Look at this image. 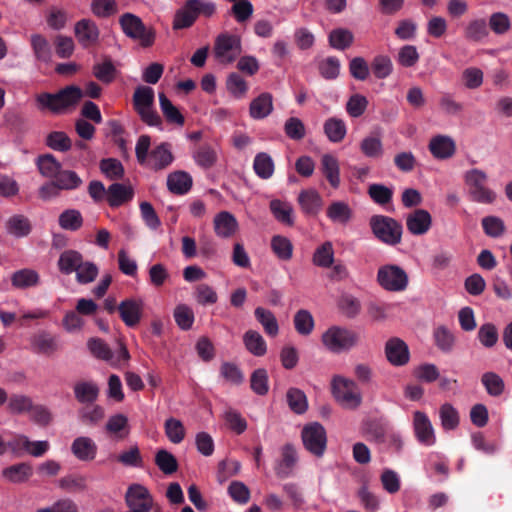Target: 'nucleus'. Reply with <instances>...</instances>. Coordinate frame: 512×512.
Segmentation results:
<instances>
[{
	"label": "nucleus",
	"instance_id": "55",
	"mask_svg": "<svg viewBox=\"0 0 512 512\" xmlns=\"http://www.w3.org/2000/svg\"><path fill=\"white\" fill-rule=\"evenodd\" d=\"M223 419L228 427L237 434H242L247 429V422L235 409L228 408L223 413Z\"/></svg>",
	"mask_w": 512,
	"mask_h": 512
},
{
	"label": "nucleus",
	"instance_id": "26",
	"mask_svg": "<svg viewBox=\"0 0 512 512\" xmlns=\"http://www.w3.org/2000/svg\"><path fill=\"white\" fill-rule=\"evenodd\" d=\"M11 283L12 286L17 289H28L32 287H36L40 283V275L39 273L30 268H24L15 271L11 275Z\"/></svg>",
	"mask_w": 512,
	"mask_h": 512
},
{
	"label": "nucleus",
	"instance_id": "14",
	"mask_svg": "<svg viewBox=\"0 0 512 512\" xmlns=\"http://www.w3.org/2000/svg\"><path fill=\"white\" fill-rule=\"evenodd\" d=\"M144 302L141 299L130 298L122 301L118 311L122 321L128 327H135L142 318Z\"/></svg>",
	"mask_w": 512,
	"mask_h": 512
},
{
	"label": "nucleus",
	"instance_id": "58",
	"mask_svg": "<svg viewBox=\"0 0 512 512\" xmlns=\"http://www.w3.org/2000/svg\"><path fill=\"white\" fill-rule=\"evenodd\" d=\"M75 273L79 284H88L96 279L99 270L94 263L82 260Z\"/></svg>",
	"mask_w": 512,
	"mask_h": 512
},
{
	"label": "nucleus",
	"instance_id": "6",
	"mask_svg": "<svg viewBox=\"0 0 512 512\" xmlns=\"http://www.w3.org/2000/svg\"><path fill=\"white\" fill-rule=\"evenodd\" d=\"M213 53L218 63H233L242 53L241 37L227 32L219 34L215 39Z\"/></svg>",
	"mask_w": 512,
	"mask_h": 512
},
{
	"label": "nucleus",
	"instance_id": "56",
	"mask_svg": "<svg viewBox=\"0 0 512 512\" xmlns=\"http://www.w3.org/2000/svg\"><path fill=\"white\" fill-rule=\"evenodd\" d=\"M101 172L111 180L121 179L124 175L122 163L114 158L103 159L100 162Z\"/></svg>",
	"mask_w": 512,
	"mask_h": 512
},
{
	"label": "nucleus",
	"instance_id": "16",
	"mask_svg": "<svg viewBox=\"0 0 512 512\" xmlns=\"http://www.w3.org/2000/svg\"><path fill=\"white\" fill-rule=\"evenodd\" d=\"M413 427L416 438L420 443L426 446H431L436 442L434 428L425 413L421 411H416L414 413Z\"/></svg>",
	"mask_w": 512,
	"mask_h": 512
},
{
	"label": "nucleus",
	"instance_id": "19",
	"mask_svg": "<svg viewBox=\"0 0 512 512\" xmlns=\"http://www.w3.org/2000/svg\"><path fill=\"white\" fill-rule=\"evenodd\" d=\"M320 171L333 189H338L340 187V164L337 157L329 153L322 155Z\"/></svg>",
	"mask_w": 512,
	"mask_h": 512
},
{
	"label": "nucleus",
	"instance_id": "49",
	"mask_svg": "<svg viewBox=\"0 0 512 512\" xmlns=\"http://www.w3.org/2000/svg\"><path fill=\"white\" fill-rule=\"evenodd\" d=\"M196 19L197 17L195 15V12L192 8H189V1L187 0L185 5L176 12L173 21V28H188L193 25Z\"/></svg>",
	"mask_w": 512,
	"mask_h": 512
},
{
	"label": "nucleus",
	"instance_id": "34",
	"mask_svg": "<svg viewBox=\"0 0 512 512\" xmlns=\"http://www.w3.org/2000/svg\"><path fill=\"white\" fill-rule=\"evenodd\" d=\"M324 133L329 139V141L333 143H339L341 142L347 133V127L345 122L336 117L328 118L324 122Z\"/></svg>",
	"mask_w": 512,
	"mask_h": 512
},
{
	"label": "nucleus",
	"instance_id": "44",
	"mask_svg": "<svg viewBox=\"0 0 512 512\" xmlns=\"http://www.w3.org/2000/svg\"><path fill=\"white\" fill-rule=\"evenodd\" d=\"M159 105L166 120L170 123L183 126L185 119L178 108L165 96L164 93L159 94Z\"/></svg>",
	"mask_w": 512,
	"mask_h": 512
},
{
	"label": "nucleus",
	"instance_id": "37",
	"mask_svg": "<svg viewBox=\"0 0 512 512\" xmlns=\"http://www.w3.org/2000/svg\"><path fill=\"white\" fill-rule=\"evenodd\" d=\"M106 430L118 439L125 438L130 431L127 416L122 413L111 415L107 420Z\"/></svg>",
	"mask_w": 512,
	"mask_h": 512
},
{
	"label": "nucleus",
	"instance_id": "24",
	"mask_svg": "<svg viewBox=\"0 0 512 512\" xmlns=\"http://www.w3.org/2000/svg\"><path fill=\"white\" fill-rule=\"evenodd\" d=\"M298 202L305 214L316 215L321 210L323 200L314 189L303 190L298 196Z\"/></svg>",
	"mask_w": 512,
	"mask_h": 512
},
{
	"label": "nucleus",
	"instance_id": "42",
	"mask_svg": "<svg viewBox=\"0 0 512 512\" xmlns=\"http://www.w3.org/2000/svg\"><path fill=\"white\" fill-rule=\"evenodd\" d=\"M6 230L17 238L27 236L31 231V224L24 215H13L6 222Z\"/></svg>",
	"mask_w": 512,
	"mask_h": 512
},
{
	"label": "nucleus",
	"instance_id": "7",
	"mask_svg": "<svg viewBox=\"0 0 512 512\" xmlns=\"http://www.w3.org/2000/svg\"><path fill=\"white\" fill-rule=\"evenodd\" d=\"M119 23L127 37L138 41L143 47L153 45L155 31L150 27H146L138 16L132 13H125L120 17Z\"/></svg>",
	"mask_w": 512,
	"mask_h": 512
},
{
	"label": "nucleus",
	"instance_id": "48",
	"mask_svg": "<svg viewBox=\"0 0 512 512\" xmlns=\"http://www.w3.org/2000/svg\"><path fill=\"white\" fill-rule=\"evenodd\" d=\"M439 416L445 430H454L459 425V413L451 404L445 403L440 407Z\"/></svg>",
	"mask_w": 512,
	"mask_h": 512
},
{
	"label": "nucleus",
	"instance_id": "45",
	"mask_svg": "<svg viewBox=\"0 0 512 512\" xmlns=\"http://www.w3.org/2000/svg\"><path fill=\"white\" fill-rule=\"evenodd\" d=\"M54 181L60 190H75L83 183L75 171L63 169L60 170Z\"/></svg>",
	"mask_w": 512,
	"mask_h": 512
},
{
	"label": "nucleus",
	"instance_id": "17",
	"mask_svg": "<svg viewBox=\"0 0 512 512\" xmlns=\"http://www.w3.org/2000/svg\"><path fill=\"white\" fill-rule=\"evenodd\" d=\"M429 151L438 160L451 158L456 152L455 141L448 135H436L431 138Z\"/></svg>",
	"mask_w": 512,
	"mask_h": 512
},
{
	"label": "nucleus",
	"instance_id": "15",
	"mask_svg": "<svg viewBox=\"0 0 512 512\" xmlns=\"http://www.w3.org/2000/svg\"><path fill=\"white\" fill-rule=\"evenodd\" d=\"M385 355L393 366H404L409 362L410 352L407 344L400 338H391L385 344Z\"/></svg>",
	"mask_w": 512,
	"mask_h": 512
},
{
	"label": "nucleus",
	"instance_id": "32",
	"mask_svg": "<svg viewBox=\"0 0 512 512\" xmlns=\"http://www.w3.org/2000/svg\"><path fill=\"white\" fill-rule=\"evenodd\" d=\"M245 348L254 356L261 357L267 352V345L263 336L255 331L248 330L243 335Z\"/></svg>",
	"mask_w": 512,
	"mask_h": 512
},
{
	"label": "nucleus",
	"instance_id": "59",
	"mask_svg": "<svg viewBox=\"0 0 512 512\" xmlns=\"http://www.w3.org/2000/svg\"><path fill=\"white\" fill-rule=\"evenodd\" d=\"M227 491L232 500L238 504L244 505L250 500V489L241 481H232Z\"/></svg>",
	"mask_w": 512,
	"mask_h": 512
},
{
	"label": "nucleus",
	"instance_id": "20",
	"mask_svg": "<svg viewBox=\"0 0 512 512\" xmlns=\"http://www.w3.org/2000/svg\"><path fill=\"white\" fill-rule=\"evenodd\" d=\"M75 36L80 45L87 48L98 41L99 30L93 21L83 19L75 25Z\"/></svg>",
	"mask_w": 512,
	"mask_h": 512
},
{
	"label": "nucleus",
	"instance_id": "33",
	"mask_svg": "<svg viewBox=\"0 0 512 512\" xmlns=\"http://www.w3.org/2000/svg\"><path fill=\"white\" fill-rule=\"evenodd\" d=\"M254 315L268 336L275 337L278 335L279 325L273 312L259 306L255 309Z\"/></svg>",
	"mask_w": 512,
	"mask_h": 512
},
{
	"label": "nucleus",
	"instance_id": "36",
	"mask_svg": "<svg viewBox=\"0 0 512 512\" xmlns=\"http://www.w3.org/2000/svg\"><path fill=\"white\" fill-rule=\"evenodd\" d=\"M253 169L259 178L264 180L270 179L275 170L274 161L269 154L260 152L254 158Z\"/></svg>",
	"mask_w": 512,
	"mask_h": 512
},
{
	"label": "nucleus",
	"instance_id": "40",
	"mask_svg": "<svg viewBox=\"0 0 512 512\" xmlns=\"http://www.w3.org/2000/svg\"><path fill=\"white\" fill-rule=\"evenodd\" d=\"M481 383L484 386L487 394L492 397H498L502 395L505 390V383L502 377L492 371H488L482 374Z\"/></svg>",
	"mask_w": 512,
	"mask_h": 512
},
{
	"label": "nucleus",
	"instance_id": "61",
	"mask_svg": "<svg viewBox=\"0 0 512 512\" xmlns=\"http://www.w3.org/2000/svg\"><path fill=\"white\" fill-rule=\"evenodd\" d=\"M287 402L291 410L297 414L304 413L308 407L305 394L297 388H291L288 390Z\"/></svg>",
	"mask_w": 512,
	"mask_h": 512
},
{
	"label": "nucleus",
	"instance_id": "1",
	"mask_svg": "<svg viewBox=\"0 0 512 512\" xmlns=\"http://www.w3.org/2000/svg\"><path fill=\"white\" fill-rule=\"evenodd\" d=\"M151 139L141 135L135 146V155L140 165L159 171L169 167L174 161L170 143L162 142L150 150Z\"/></svg>",
	"mask_w": 512,
	"mask_h": 512
},
{
	"label": "nucleus",
	"instance_id": "2",
	"mask_svg": "<svg viewBox=\"0 0 512 512\" xmlns=\"http://www.w3.org/2000/svg\"><path fill=\"white\" fill-rule=\"evenodd\" d=\"M332 396L345 409L355 410L362 404V393L356 381L343 375H333L330 382Z\"/></svg>",
	"mask_w": 512,
	"mask_h": 512
},
{
	"label": "nucleus",
	"instance_id": "8",
	"mask_svg": "<svg viewBox=\"0 0 512 512\" xmlns=\"http://www.w3.org/2000/svg\"><path fill=\"white\" fill-rule=\"evenodd\" d=\"M377 282L388 292H402L409 284L407 272L396 264H385L377 271Z\"/></svg>",
	"mask_w": 512,
	"mask_h": 512
},
{
	"label": "nucleus",
	"instance_id": "12",
	"mask_svg": "<svg viewBox=\"0 0 512 512\" xmlns=\"http://www.w3.org/2000/svg\"><path fill=\"white\" fill-rule=\"evenodd\" d=\"M302 441L304 447L315 456H322L327 444V436L324 427L317 423H310L302 429Z\"/></svg>",
	"mask_w": 512,
	"mask_h": 512
},
{
	"label": "nucleus",
	"instance_id": "9",
	"mask_svg": "<svg viewBox=\"0 0 512 512\" xmlns=\"http://www.w3.org/2000/svg\"><path fill=\"white\" fill-rule=\"evenodd\" d=\"M370 226L374 235L383 243L388 245L400 243L402 226L393 218L375 215L370 219Z\"/></svg>",
	"mask_w": 512,
	"mask_h": 512
},
{
	"label": "nucleus",
	"instance_id": "62",
	"mask_svg": "<svg viewBox=\"0 0 512 512\" xmlns=\"http://www.w3.org/2000/svg\"><path fill=\"white\" fill-rule=\"evenodd\" d=\"M94 76L103 83H110L116 76V68L111 60H104L101 63L94 65Z\"/></svg>",
	"mask_w": 512,
	"mask_h": 512
},
{
	"label": "nucleus",
	"instance_id": "31",
	"mask_svg": "<svg viewBox=\"0 0 512 512\" xmlns=\"http://www.w3.org/2000/svg\"><path fill=\"white\" fill-rule=\"evenodd\" d=\"M73 389L75 398L82 404L96 401L99 395V387L93 381H78Z\"/></svg>",
	"mask_w": 512,
	"mask_h": 512
},
{
	"label": "nucleus",
	"instance_id": "35",
	"mask_svg": "<svg viewBox=\"0 0 512 512\" xmlns=\"http://www.w3.org/2000/svg\"><path fill=\"white\" fill-rule=\"evenodd\" d=\"M334 248L330 241H325L319 245L312 256V262L320 268H329L334 263Z\"/></svg>",
	"mask_w": 512,
	"mask_h": 512
},
{
	"label": "nucleus",
	"instance_id": "4",
	"mask_svg": "<svg viewBox=\"0 0 512 512\" xmlns=\"http://www.w3.org/2000/svg\"><path fill=\"white\" fill-rule=\"evenodd\" d=\"M487 180V174L477 168L465 173L464 181L471 200L482 204H491L495 201L496 193L487 186Z\"/></svg>",
	"mask_w": 512,
	"mask_h": 512
},
{
	"label": "nucleus",
	"instance_id": "23",
	"mask_svg": "<svg viewBox=\"0 0 512 512\" xmlns=\"http://www.w3.org/2000/svg\"><path fill=\"white\" fill-rule=\"evenodd\" d=\"M31 349L40 354L51 355L58 349V343L51 334L40 331L30 338Z\"/></svg>",
	"mask_w": 512,
	"mask_h": 512
},
{
	"label": "nucleus",
	"instance_id": "52",
	"mask_svg": "<svg viewBox=\"0 0 512 512\" xmlns=\"http://www.w3.org/2000/svg\"><path fill=\"white\" fill-rule=\"evenodd\" d=\"M294 326L301 335H309L314 329L312 314L305 309L299 310L294 316Z\"/></svg>",
	"mask_w": 512,
	"mask_h": 512
},
{
	"label": "nucleus",
	"instance_id": "30",
	"mask_svg": "<svg viewBox=\"0 0 512 512\" xmlns=\"http://www.w3.org/2000/svg\"><path fill=\"white\" fill-rule=\"evenodd\" d=\"M133 197L131 187L120 183H114L107 189V201L111 207H119Z\"/></svg>",
	"mask_w": 512,
	"mask_h": 512
},
{
	"label": "nucleus",
	"instance_id": "41",
	"mask_svg": "<svg viewBox=\"0 0 512 512\" xmlns=\"http://www.w3.org/2000/svg\"><path fill=\"white\" fill-rule=\"evenodd\" d=\"M192 156L195 163L204 169L211 168L218 160L217 150L207 144L200 146Z\"/></svg>",
	"mask_w": 512,
	"mask_h": 512
},
{
	"label": "nucleus",
	"instance_id": "38",
	"mask_svg": "<svg viewBox=\"0 0 512 512\" xmlns=\"http://www.w3.org/2000/svg\"><path fill=\"white\" fill-rule=\"evenodd\" d=\"M270 210L277 221L291 226L294 223L293 208L290 203L279 199L270 202Z\"/></svg>",
	"mask_w": 512,
	"mask_h": 512
},
{
	"label": "nucleus",
	"instance_id": "5",
	"mask_svg": "<svg viewBox=\"0 0 512 512\" xmlns=\"http://www.w3.org/2000/svg\"><path fill=\"white\" fill-rule=\"evenodd\" d=\"M154 90L149 86H139L133 95V105L141 120L149 126L160 127L161 118L154 110Z\"/></svg>",
	"mask_w": 512,
	"mask_h": 512
},
{
	"label": "nucleus",
	"instance_id": "22",
	"mask_svg": "<svg viewBox=\"0 0 512 512\" xmlns=\"http://www.w3.org/2000/svg\"><path fill=\"white\" fill-rule=\"evenodd\" d=\"M273 111V97L268 92H263L254 98L249 106V115L255 120L268 117Z\"/></svg>",
	"mask_w": 512,
	"mask_h": 512
},
{
	"label": "nucleus",
	"instance_id": "51",
	"mask_svg": "<svg viewBox=\"0 0 512 512\" xmlns=\"http://www.w3.org/2000/svg\"><path fill=\"white\" fill-rule=\"evenodd\" d=\"M165 434L170 442L179 444L185 438V428L182 422L176 418H169L165 421Z\"/></svg>",
	"mask_w": 512,
	"mask_h": 512
},
{
	"label": "nucleus",
	"instance_id": "28",
	"mask_svg": "<svg viewBox=\"0 0 512 512\" xmlns=\"http://www.w3.org/2000/svg\"><path fill=\"white\" fill-rule=\"evenodd\" d=\"M167 187L174 194L184 195L192 187V177L184 171L170 173L167 177Z\"/></svg>",
	"mask_w": 512,
	"mask_h": 512
},
{
	"label": "nucleus",
	"instance_id": "43",
	"mask_svg": "<svg viewBox=\"0 0 512 512\" xmlns=\"http://www.w3.org/2000/svg\"><path fill=\"white\" fill-rule=\"evenodd\" d=\"M271 249L278 259L289 261L293 256V244L285 236L275 235L271 239Z\"/></svg>",
	"mask_w": 512,
	"mask_h": 512
},
{
	"label": "nucleus",
	"instance_id": "39",
	"mask_svg": "<svg viewBox=\"0 0 512 512\" xmlns=\"http://www.w3.org/2000/svg\"><path fill=\"white\" fill-rule=\"evenodd\" d=\"M37 167L43 177L51 180H54L62 169L61 163L51 154L39 156L37 159Z\"/></svg>",
	"mask_w": 512,
	"mask_h": 512
},
{
	"label": "nucleus",
	"instance_id": "29",
	"mask_svg": "<svg viewBox=\"0 0 512 512\" xmlns=\"http://www.w3.org/2000/svg\"><path fill=\"white\" fill-rule=\"evenodd\" d=\"M83 256L76 250H65L63 251L58 259L57 266L62 274L70 275L76 272L77 268L81 264Z\"/></svg>",
	"mask_w": 512,
	"mask_h": 512
},
{
	"label": "nucleus",
	"instance_id": "60",
	"mask_svg": "<svg viewBox=\"0 0 512 512\" xmlns=\"http://www.w3.org/2000/svg\"><path fill=\"white\" fill-rule=\"evenodd\" d=\"M174 319L182 330H188L194 322L193 310L188 305L180 304L174 310Z\"/></svg>",
	"mask_w": 512,
	"mask_h": 512
},
{
	"label": "nucleus",
	"instance_id": "3",
	"mask_svg": "<svg viewBox=\"0 0 512 512\" xmlns=\"http://www.w3.org/2000/svg\"><path fill=\"white\" fill-rule=\"evenodd\" d=\"M359 334L347 327L331 326L323 332L321 342L333 354H342L354 349L359 343Z\"/></svg>",
	"mask_w": 512,
	"mask_h": 512
},
{
	"label": "nucleus",
	"instance_id": "57",
	"mask_svg": "<svg viewBox=\"0 0 512 512\" xmlns=\"http://www.w3.org/2000/svg\"><path fill=\"white\" fill-rule=\"evenodd\" d=\"M373 74L378 79L387 78L393 71L391 59L385 55L376 56L371 64Z\"/></svg>",
	"mask_w": 512,
	"mask_h": 512
},
{
	"label": "nucleus",
	"instance_id": "50",
	"mask_svg": "<svg viewBox=\"0 0 512 512\" xmlns=\"http://www.w3.org/2000/svg\"><path fill=\"white\" fill-rule=\"evenodd\" d=\"M362 153L369 158H380L383 155V144L379 137L367 136L360 144Z\"/></svg>",
	"mask_w": 512,
	"mask_h": 512
},
{
	"label": "nucleus",
	"instance_id": "27",
	"mask_svg": "<svg viewBox=\"0 0 512 512\" xmlns=\"http://www.w3.org/2000/svg\"><path fill=\"white\" fill-rule=\"evenodd\" d=\"M326 214L333 223L346 225L353 217V210L344 201H333L327 207Z\"/></svg>",
	"mask_w": 512,
	"mask_h": 512
},
{
	"label": "nucleus",
	"instance_id": "11",
	"mask_svg": "<svg viewBox=\"0 0 512 512\" xmlns=\"http://www.w3.org/2000/svg\"><path fill=\"white\" fill-rule=\"evenodd\" d=\"M126 504L132 512H150L154 506V499L149 490L141 484H132L125 494Z\"/></svg>",
	"mask_w": 512,
	"mask_h": 512
},
{
	"label": "nucleus",
	"instance_id": "53",
	"mask_svg": "<svg viewBox=\"0 0 512 512\" xmlns=\"http://www.w3.org/2000/svg\"><path fill=\"white\" fill-rule=\"evenodd\" d=\"M155 463L158 468L167 475L177 471L178 463L173 454L167 450H159L155 456Z\"/></svg>",
	"mask_w": 512,
	"mask_h": 512
},
{
	"label": "nucleus",
	"instance_id": "54",
	"mask_svg": "<svg viewBox=\"0 0 512 512\" xmlns=\"http://www.w3.org/2000/svg\"><path fill=\"white\" fill-rule=\"evenodd\" d=\"M82 223V215L75 209L65 210L59 216V225L65 230L75 231L82 226Z\"/></svg>",
	"mask_w": 512,
	"mask_h": 512
},
{
	"label": "nucleus",
	"instance_id": "64",
	"mask_svg": "<svg viewBox=\"0 0 512 512\" xmlns=\"http://www.w3.org/2000/svg\"><path fill=\"white\" fill-rule=\"evenodd\" d=\"M368 106V100L361 94L352 95L346 103L347 113L353 117L358 118L364 114Z\"/></svg>",
	"mask_w": 512,
	"mask_h": 512
},
{
	"label": "nucleus",
	"instance_id": "46",
	"mask_svg": "<svg viewBox=\"0 0 512 512\" xmlns=\"http://www.w3.org/2000/svg\"><path fill=\"white\" fill-rule=\"evenodd\" d=\"M227 91L235 98L242 99L248 92V84L245 79L237 73H231L226 80Z\"/></svg>",
	"mask_w": 512,
	"mask_h": 512
},
{
	"label": "nucleus",
	"instance_id": "63",
	"mask_svg": "<svg viewBox=\"0 0 512 512\" xmlns=\"http://www.w3.org/2000/svg\"><path fill=\"white\" fill-rule=\"evenodd\" d=\"M46 144L51 149L61 152L68 151L72 146L70 138L61 131H54L48 134Z\"/></svg>",
	"mask_w": 512,
	"mask_h": 512
},
{
	"label": "nucleus",
	"instance_id": "47",
	"mask_svg": "<svg viewBox=\"0 0 512 512\" xmlns=\"http://www.w3.org/2000/svg\"><path fill=\"white\" fill-rule=\"evenodd\" d=\"M354 39L353 33L344 28L334 29L329 34L330 45L338 50H344L352 44Z\"/></svg>",
	"mask_w": 512,
	"mask_h": 512
},
{
	"label": "nucleus",
	"instance_id": "21",
	"mask_svg": "<svg viewBox=\"0 0 512 512\" xmlns=\"http://www.w3.org/2000/svg\"><path fill=\"white\" fill-rule=\"evenodd\" d=\"M97 449L96 443L90 437L86 436L77 437L71 445L73 455L80 461L94 460Z\"/></svg>",
	"mask_w": 512,
	"mask_h": 512
},
{
	"label": "nucleus",
	"instance_id": "18",
	"mask_svg": "<svg viewBox=\"0 0 512 512\" xmlns=\"http://www.w3.org/2000/svg\"><path fill=\"white\" fill-rule=\"evenodd\" d=\"M215 234L220 238H230L238 230V221L228 211L217 213L213 220Z\"/></svg>",
	"mask_w": 512,
	"mask_h": 512
},
{
	"label": "nucleus",
	"instance_id": "10",
	"mask_svg": "<svg viewBox=\"0 0 512 512\" xmlns=\"http://www.w3.org/2000/svg\"><path fill=\"white\" fill-rule=\"evenodd\" d=\"M90 352L101 360L106 361L111 366L120 367L127 363L130 358L129 352L124 345H120L115 352L111 351L109 346L99 338H91L88 343Z\"/></svg>",
	"mask_w": 512,
	"mask_h": 512
},
{
	"label": "nucleus",
	"instance_id": "25",
	"mask_svg": "<svg viewBox=\"0 0 512 512\" xmlns=\"http://www.w3.org/2000/svg\"><path fill=\"white\" fill-rule=\"evenodd\" d=\"M32 474L33 467L28 463L14 464L2 470L3 479L14 484L26 482Z\"/></svg>",
	"mask_w": 512,
	"mask_h": 512
},
{
	"label": "nucleus",
	"instance_id": "13",
	"mask_svg": "<svg viewBox=\"0 0 512 512\" xmlns=\"http://www.w3.org/2000/svg\"><path fill=\"white\" fill-rule=\"evenodd\" d=\"M432 226L431 214L422 208L415 209L406 216L407 230L414 236L426 234Z\"/></svg>",
	"mask_w": 512,
	"mask_h": 512
}]
</instances>
